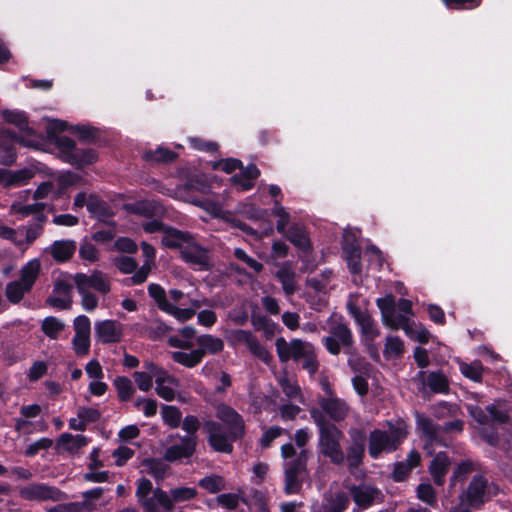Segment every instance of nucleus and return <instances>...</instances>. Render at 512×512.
Segmentation results:
<instances>
[{"label":"nucleus","instance_id":"e433bc0d","mask_svg":"<svg viewBox=\"0 0 512 512\" xmlns=\"http://www.w3.org/2000/svg\"><path fill=\"white\" fill-rule=\"evenodd\" d=\"M64 186V181L61 177L57 179V183L54 181H46L41 183L35 192L33 193V199L40 200L47 198L50 194H54L57 197H60L62 193V188Z\"/></svg>","mask_w":512,"mask_h":512},{"label":"nucleus","instance_id":"6e6d98bb","mask_svg":"<svg viewBox=\"0 0 512 512\" xmlns=\"http://www.w3.org/2000/svg\"><path fill=\"white\" fill-rule=\"evenodd\" d=\"M332 337L339 340L343 346H349L352 342V334L350 329L343 323H334L330 328Z\"/></svg>","mask_w":512,"mask_h":512},{"label":"nucleus","instance_id":"7c9ffc66","mask_svg":"<svg viewBox=\"0 0 512 512\" xmlns=\"http://www.w3.org/2000/svg\"><path fill=\"white\" fill-rule=\"evenodd\" d=\"M294 246L302 251L310 250V240L305 228L301 225H292L285 234H283Z\"/></svg>","mask_w":512,"mask_h":512},{"label":"nucleus","instance_id":"13d9d810","mask_svg":"<svg viewBox=\"0 0 512 512\" xmlns=\"http://www.w3.org/2000/svg\"><path fill=\"white\" fill-rule=\"evenodd\" d=\"M63 329L61 321L55 317H46L42 322V331L52 339H56Z\"/></svg>","mask_w":512,"mask_h":512},{"label":"nucleus","instance_id":"37998d69","mask_svg":"<svg viewBox=\"0 0 512 512\" xmlns=\"http://www.w3.org/2000/svg\"><path fill=\"white\" fill-rule=\"evenodd\" d=\"M198 492L194 487L180 486L172 488L168 495L172 506L175 504L187 502L193 500L197 496Z\"/></svg>","mask_w":512,"mask_h":512},{"label":"nucleus","instance_id":"a18cd8bd","mask_svg":"<svg viewBox=\"0 0 512 512\" xmlns=\"http://www.w3.org/2000/svg\"><path fill=\"white\" fill-rule=\"evenodd\" d=\"M161 416L166 425L170 428H177L181 423L182 412L176 406L164 405L161 409Z\"/></svg>","mask_w":512,"mask_h":512},{"label":"nucleus","instance_id":"4c0bfd02","mask_svg":"<svg viewBox=\"0 0 512 512\" xmlns=\"http://www.w3.org/2000/svg\"><path fill=\"white\" fill-rule=\"evenodd\" d=\"M391 323L383 322V324L392 330L403 329L407 336L414 337V322H410L409 317L403 314H397L396 311L390 315Z\"/></svg>","mask_w":512,"mask_h":512},{"label":"nucleus","instance_id":"a211bd4d","mask_svg":"<svg viewBox=\"0 0 512 512\" xmlns=\"http://www.w3.org/2000/svg\"><path fill=\"white\" fill-rule=\"evenodd\" d=\"M196 436H184L179 444L169 446L164 453V459L175 462L183 458H190L196 450Z\"/></svg>","mask_w":512,"mask_h":512},{"label":"nucleus","instance_id":"cd10ccee","mask_svg":"<svg viewBox=\"0 0 512 512\" xmlns=\"http://www.w3.org/2000/svg\"><path fill=\"white\" fill-rule=\"evenodd\" d=\"M450 466V460L445 453L439 452L432 460L429 471L437 485H442L445 481V475Z\"/></svg>","mask_w":512,"mask_h":512},{"label":"nucleus","instance_id":"ddd939ff","mask_svg":"<svg viewBox=\"0 0 512 512\" xmlns=\"http://www.w3.org/2000/svg\"><path fill=\"white\" fill-rule=\"evenodd\" d=\"M216 417L227 426L228 431L234 437H240L244 433V420L242 416L231 406L221 403L215 407Z\"/></svg>","mask_w":512,"mask_h":512},{"label":"nucleus","instance_id":"338daca9","mask_svg":"<svg viewBox=\"0 0 512 512\" xmlns=\"http://www.w3.org/2000/svg\"><path fill=\"white\" fill-rule=\"evenodd\" d=\"M134 406L141 410L146 417H152L157 413V401L151 398L140 397L136 399Z\"/></svg>","mask_w":512,"mask_h":512},{"label":"nucleus","instance_id":"c85d7f7f","mask_svg":"<svg viewBox=\"0 0 512 512\" xmlns=\"http://www.w3.org/2000/svg\"><path fill=\"white\" fill-rule=\"evenodd\" d=\"M2 116L7 123L15 125L21 132H24V137L37 139L36 133L29 127L27 117L24 113L6 110L2 113Z\"/></svg>","mask_w":512,"mask_h":512},{"label":"nucleus","instance_id":"e2e57ef3","mask_svg":"<svg viewBox=\"0 0 512 512\" xmlns=\"http://www.w3.org/2000/svg\"><path fill=\"white\" fill-rule=\"evenodd\" d=\"M114 265L118 268L121 273L130 274L135 273L137 269V262L133 257L130 256H117L114 258Z\"/></svg>","mask_w":512,"mask_h":512},{"label":"nucleus","instance_id":"6e6552de","mask_svg":"<svg viewBox=\"0 0 512 512\" xmlns=\"http://www.w3.org/2000/svg\"><path fill=\"white\" fill-rule=\"evenodd\" d=\"M144 367L154 376L156 394L165 401L176 399L179 380L151 361H146Z\"/></svg>","mask_w":512,"mask_h":512},{"label":"nucleus","instance_id":"a878e982","mask_svg":"<svg viewBox=\"0 0 512 512\" xmlns=\"http://www.w3.org/2000/svg\"><path fill=\"white\" fill-rule=\"evenodd\" d=\"M259 174L260 172L256 166L249 165L239 174L231 177V181L237 191L244 192L253 188V180L256 179Z\"/></svg>","mask_w":512,"mask_h":512},{"label":"nucleus","instance_id":"f704fd0d","mask_svg":"<svg viewBox=\"0 0 512 512\" xmlns=\"http://www.w3.org/2000/svg\"><path fill=\"white\" fill-rule=\"evenodd\" d=\"M417 425L423 437L425 438L424 449L428 454H432L430 447L433 442L436 441L438 431L437 428L430 419L423 416L417 417Z\"/></svg>","mask_w":512,"mask_h":512},{"label":"nucleus","instance_id":"72a5a7b5","mask_svg":"<svg viewBox=\"0 0 512 512\" xmlns=\"http://www.w3.org/2000/svg\"><path fill=\"white\" fill-rule=\"evenodd\" d=\"M142 470L156 480H163L169 474V466L160 459H145L141 464Z\"/></svg>","mask_w":512,"mask_h":512},{"label":"nucleus","instance_id":"423d86ee","mask_svg":"<svg viewBox=\"0 0 512 512\" xmlns=\"http://www.w3.org/2000/svg\"><path fill=\"white\" fill-rule=\"evenodd\" d=\"M498 493V488L481 475H474L459 499L470 508H479Z\"/></svg>","mask_w":512,"mask_h":512},{"label":"nucleus","instance_id":"c9c22d12","mask_svg":"<svg viewBox=\"0 0 512 512\" xmlns=\"http://www.w3.org/2000/svg\"><path fill=\"white\" fill-rule=\"evenodd\" d=\"M34 173L29 169L18 171H7L4 169L3 186L8 188L11 186H20L28 183Z\"/></svg>","mask_w":512,"mask_h":512},{"label":"nucleus","instance_id":"20e7f679","mask_svg":"<svg viewBox=\"0 0 512 512\" xmlns=\"http://www.w3.org/2000/svg\"><path fill=\"white\" fill-rule=\"evenodd\" d=\"M74 282L81 296L82 307L88 312L95 310L98 306V298L90 290L107 294L111 288L109 277L100 271H94L91 275L77 273L74 276Z\"/></svg>","mask_w":512,"mask_h":512},{"label":"nucleus","instance_id":"a19ab883","mask_svg":"<svg viewBox=\"0 0 512 512\" xmlns=\"http://www.w3.org/2000/svg\"><path fill=\"white\" fill-rule=\"evenodd\" d=\"M189 304L192 308H178L176 305L171 303V308H167L165 312L172 315L179 321H187L194 316L195 308L201 307L203 302L197 299H191L189 300Z\"/></svg>","mask_w":512,"mask_h":512},{"label":"nucleus","instance_id":"bf43d9fd","mask_svg":"<svg viewBox=\"0 0 512 512\" xmlns=\"http://www.w3.org/2000/svg\"><path fill=\"white\" fill-rule=\"evenodd\" d=\"M199 485L209 493H217L225 488V481L221 476H207L199 481Z\"/></svg>","mask_w":512,"mask_h":512},{"label":"nucleus","instance_id":"69168bd1","mask_svg":"<svg viewBox=\"0 0 512 512\" xmlns=\"http://www.w3.org/2000/svg\"><path fill=\"white\" fill-rule=\"evenodd\" d=\"M133 379L141 391L147 392L153 386L154 376L148 370H147V372L136 371L133 373Z\"/></svg>","mask_w":512,"mask_h":512},{"label":"nucleus","instance_id":"4be33fe9","mask_svg":"<svg viewBox=\"0 0 512 512\" xmlns=\"http://www.w3.org/2000/svg\"><path fill=\"white\" fill-rule=\"evenodd\" d=\"M66 163H70L77 167L92 164L97 160V154L94 150L74 149L72 140L66 137Z\"/></svg>","mask_w":512,"mask_h":512},{"label":"nucleus","instance_id":"774afa93","mask_svg":"<svg viewBox=\"0 0 512 512\" xmlns=\"http://www.w3.org/2000/svg\"><path fill=\"white\" fill-rule=\"evenodd\" d=\"M186 188L196 190L202 194H208L210 191L207 177L204 175H195L190 178L186 184Z\"/></svg>","mask_w":512,"mask_h":512},{"label":"nucleus","instance_id":"3c124183","mask_svg":"<svg viewBox=\"0 0 512 512\" xmlns=\"http://www.w3.org/2000/svg\"><path fill=\"white\" fill-rule=\"evenodd\" d=\"M404 351L403 341L396 336H389L384 346V355L387 358L399 357Z\"/></svg>","mask_w":512,"mask_h":512},{"label":"nucleus","instance_id":"8fccbe9b","mask_svg":"<svg viewBox=\"0 0 512 512\" xmlns=\"http://www.w3.org/2000/svg\"><path fill=\"white\" fill-rule=\"evenodd\" d=\"M272 214L276 217H278L277 221V231L280 234H285L288 229H286L289 221H290V215L286 211V209L280 204L278 200L274 201V207L272 209Z\"/></svg>","mask_w":512,"mask_h":512},{"label":"nucleus","instance_id":"1a4fd4ad","mask_svg":"<svg viewBox=\"0 0 512 512\" xmlns=\"http://www.w3.org/2000/svg\"><path fill=\"white\" fill-rule=\"evenodd\" d=\"M19 143L25 147H36L38 139L18 136L9 129H0V164L10 166L16 161L15 144Z\"/></svg>","mask_w":512,"mask_h":512},{"label":"nucleus","instance_id":"ea45409f","mask_svg":"<svg viewBox=\"0 0 512 512\" xmlns=\"http://www.w3.org/2000/svg\"><path fill=\"white\" fill-rule=\"evenodd\" d=\"M171 357L176 363L186 368H193L202 361L201 352L198 349L190 352L174 351Z\"/></svg>","mask_w":512,"mask_h":512},{"label":"nucleus","instance_id":"412c9836","mask_svg":"<svg viewBox=\"0 0 512 512\" xmlns=\"http://www.w3.org/2000/svg\"><path fill=\"white\" fill-rule=\"evenodd\" d=\"M351 495L356 505L361 509H366L374 502L381 501V493L378 489L367 486L359 485L350 488Z\"/></svg>","mask_w":512,"mask_h":512},{"label":"nucleus","instance_id":"49530a36","mask_svg":"<svg viewBox=\"0 0 512 512\" xmlns=\"http://www.w3.org/2000/svg\"><path fill=\"white\" fill-rule=\"evenodd\" d=\"M45 130L47 139L58 146L62 145L61 134L64 131V122L54 119H46Z\"/></svg>","mask_w":512,"mask_h":512},{"label":"nucleus","instance_id":"de8ad7c7","mask_svg":"<svg viewBox=\"0 0 512 512\" xmlns=\"http://www.w3.org/2000/svg\"><path fill=\"white\" fill-rule=\"evenodd\" d=\"M113 385L115 386L118 397L121 401H128L134 394V387L132 381L124 376H119L114 379Z\"/></svg>","mask_w":512,"mask_h":512},{"label":"nucleus","instance_id":"f03ea898","mask_svg":"<svg viewBox=\"0 0 512 512\" xmlns=\"http://www.w3.org/2000/svg\"><path fill=\"white\" fill-rule=\"evenodd\" d=\"M408 428L406 422L397 420L387 422V428L375 429L369 435V455L376 459L382 453L395 451L407 437Z\"/></svg>","mask_w":512,"mask_h":512},{"label":"nucleus","instance_id":"680f3d73","mask_svg":"<svg viewBox=\"0 0 512 512\" xmlns=\"http://www.w3.org/2000/svg\"><path fill=\"white\" fill-rule=\"evenodd\" d=\"M185 201L190 202L198 207H201L206 212H208L210 215L218 217L222 213L221 205L218 202L211 201V200H196L194 198L186 197L184 198Z\"/></svg>","mask_w":512,"mask_h":512},{"label":"nucleus","instance_id":"4468645a","mask_svg":"<svg viewBox=\"0 0 512 512\" xmlns=\"http://www.w3.org/2000/svg\"><path fill=\"white\" fill-rule=\"evenodd\" d=\"M96 341L109 344L119 342L123 335L122 324L116 320H100L94 324Z\"/></svg>","mask_w":512,"mask_h":512},{"label":"nucleus","instance_id":"f257e3e1","mask_svg":"<svg viewBox=\"0 0 512 512\" xmlns=\"http://www.w3.org/2000/svg\"><path fill=\"white\" fill-rule=\"evenodd\" d=\"M310 415L319 428V453L335 465L345 462V453L342 448L343 432L334 424L325 420L324 416L317 410L311 409Z\"/></svg>","mask_w":512,"mask_h":512},{"label":"nucleus","instance_id":"6ab92c4d","mask_svg":"<svg viewBox=\"0 0 512 512\" xmlns=\"http://www.w3.org/2000/svg\"><path fill=\"white\" fill-rule=\"evenodd\" d=\"M349 502V497L344 492L329 493L321 503L313 505V512H344Z\"/></svg>","mask_w":512,"mask_h":512},{"label":"nucleus","instance_id":"7ed1b4c3","mask_svg":"<svg viewBox=\"0 0 512 512\" xmlns=\"http://www.w3.org/2000/svg\"><path fill=\"white\" fill-rule=\"evenodd\" d=\"M281 456L284 460L285 492L295 494L300 490L306 472L307 451L297 452L291 443H287L281 447Z\"/></svg>","mask_w":512,"mask_h":512},{"label":"nucleus","instance_id":"5701e85b","mask_svg":"<svg viewBox=\"0 0 512 512\" xmlns=\"http://www.w3.org/2000/svg\"><path fill=\"white\" fill-rule=\"evenodd\" d=\"M319 405L322 410L335 421L344 420L350 410L348 404L336 396L322 398L319 401Z\"/></svg>","mask_w":512,"mask_h":512},{"label":"nucleus","instance_id":"39448f33","mask_svg":"<svg viewBox=\"0 0 512 512\" xmlns=\"http://www.w3.org/2000/svg\"><path fill=\"white\" fill-rule=\"evenodd\" d=\"M41 269L39 259L34 258L26 263L21 269L19 280L9 282L5 287V295L9 302L19 303L24 295L29 293L37 280Z\"/></svg>","mask_w":512,"mask_h":512},{"label":"nucleus","instance_id":"f3484780","mask_svg":"<svg viewBox=\"0 0 512 512\" xmlns=\"http://www.w3.org/2000/svg\"><path fill=\"white\" fill-rule=\"evenodd\" d=\"M182 259L195 270H206L209 267L208 253L192 239L182 248Z\"/></svg>","mask_w":512,"mask_h":512},{"label":"nucleus","instance_id":"0eeeda50","mask_svg":"<svg viewBox=\"0 0 512 512\" xmlns=\"http://www.w3.org/2000/svg\"><path fill=\"white\" fill-rule=\"evenodd\" d=\"M468 412L480 425L483 426L482 428V434L485 440L490 445H496L498 443V436L489 433L486 429V426L491 424L493 428H495L498 425H508V416L506 413L502 411H498L495 406H488L487 411L488 414H486L482 408L476 405H468L467 406Z\"/></svg>","mask_w":512,"mask_h":512},{"label":"nucleus","instance_id":"79ce46f5","mask_svg":"<svg viewBox=\"0 0 512 512\" xmlns=\"http://www.w3.org/2000/svg\"><path fill=\"white\" fill-rule=\"evenodd\" d=\"M355 322L359 325L361 333L366 341H373L380 335L377 324L368 313L357 319Z\"/></svg>","mask_w":512,"mask_h":512},{"label":"nucleus","instance_id":"4d7b16f0","mask_svg":"<svg viewBox=\"0 0 512 512\" xmlns=\"http://www.w3.org/2000/svg\"><path fill=\"white\" fill-rule=\"evenodd\" d=\"M377 306L381 311L382 322L391 323V320L389 317L395 311L394 297L392 295H386L383 298H379L377 300Z\"/></svg>","mask_w":512,"mask_h":512},{"label":"nucleus","instance_id":"5fc2aeb1","mask_svg":"<svg viewBox=\"0 0 512 512\" xmlns=\"http://www.w3.org/2000/svg\"><path fill=\"white\" fill-rule=\"evenodd\" d=\"M75 335L73 338H90L91 322L85 315H79L73 322Z\"/></svg>","mask_w":512,"mask_h":512},{"label":"nucleus","instance_id":"c756f323","mask_svg":"<svg viewBox=\"0 0 512 512\" xmlns=\"http://www.w3.org/2000/svg\"><path fill=\"white\" fill-rule=\"evenodd\" d=\"M163 234L162 244L168 248H178L180 253L182 248L192 240L188 234L172 228H165Z\"/></svg>","mask_w":512,"mask_h":512},{"label":"nucleus","instance_id":"0e129e2a","mask_svg":"<svg viewBox=\"0 0 512 512\" xmlns=\"http://www.w3.org/2000/svg\"><path fill=\"white\" fill-rule=\"evenodd\" d=\"M174 157H175V154L173 152H171L170 150L163 148V147H159L154 151H152V150L147 151L144 154V158L147 161H151V162L171 161V160H173Z\"/></svg>","mask_w":512,"mask_h":512},{"label":"nucleus","instance_id":"58836bf2","mask_svg":"<svg viewBox=\"0 0 512 512\" xmlns=\"http://www.w3.org/2000/svg\"><path fill=\"white\" fill-rule=\"evenodd\" d=\"M45 209V204L41 202L33 204H25L21 201H15L10 207V214L19 215V219H23L30 215L41 213Z\"/></svg>","mask_w":512,"mask_h":512},{"label":"nucleus","instance_id":"2eb2a0df","mask_svg":"<svg viewBox=\"0 0 512 512\" xmlns=\"http://www.w3.org/2000/svg\"><path fill=\"white\" fill-rule=\"evenodd\" d=\"M351 444L347 448L345 460L350 470L357 468L364 456L365 434L359 429H351L349 431Z\"/></svg>","mask_w":512,"mask_h":512},{"label":"nucleus","instance_id":"603ef678","mask_svg":"<svg viewBox=\"0 0 512 512\" xmlns=\"http://www.w3.org/2000/svg\"><path fill=\"white\" fill-rule=\"evenodd\" d=\"M148 293L157 303L158 307L165 312L167 308H171V303L167 300L165 290L158 284H150Z\"/></svg>","mask_w":512,"mask_h":512},{"label":"nucleus","instance_id":"473e14b6","mask_svg":"<svg viewBox=\"0 0 512 512\" xmlns=\"http://www.w3.org/2000/svg\"><path fill=\"white\" fill-rule=\"evenodd\" d=\"M197 344L199 345L198 351L201 352L202 358L206 354H217L224 348L222 339L209 334L199 336Z\"/></svg>","mask_w":512,"mask_h":512},{"label":"nucleus","instance_id":"9d476101","mask_svg":"<svg viewBox=\"0 0 512 512\" xmlns=\"http://www.w3.org/2000/svg\"><path fill=\"white\" fill-rule=\"evenodd\" d=\"M225 338L232 346L245 345L250 352L261 361L269 363L272 359L271 354L261 345L257 338L248 330L232 329L225 333Z\"/></svg>","mask_w":512,"mask_h":512},{"label":"nucleus","instance_id":"052dcab7","mask_svg":"<svg viewBox=\"0 0 512 512\" xmlns=\"http://www.w3.org/2000/svg\"><path fill=\"white\" fill-rule=\"evenodd\" d=\"M427 385L437 393H445L448 390L447 378L438 372H432L427 377Z\"/></svg>","mask_w":512,"mask_h":512},{"label":"nucleus","instance_id":"2f4dec72","mask_svg":"<svg viewBox=\"0 0 512 512\" xmlns=\"http://www.w3.org/2000/svg\"><path fill=\"white\" fill-rule=\"evenodd\" d=\"M278 383L283 391V393L291 400L298 401L303 403V395L300 389V386L297 383V380L293 376H289L288 374H283L279 377Z\"/></svg>","mask_w":512,"mask_h":512},{"label":"nucleus","instance_id":"864d4df0","mask_svg":"<svg viewBox=\"0 0 512 512\" xmlns=\"http://www.w3.org/2000/svg\"><path fill=\"white\" fill-rule=\"evenodd\" d=\"M459 367H460L461 373L465 377H467L475 382L481 381L483 368H482V365L480 362H478V361H475L472 363L461 362Z\"/></svg>","mask_w":512,"mask_h":512},{"label":"nucleus","instance_id":"aec40b11","mask_svg":"<svg viewBox=\"0 0 512 512\" xmlns=\"http://www.w3.org/2000/svg\"><path fill=\"white\" fill-rule=\"evenodd\" d=\"M143 512H173V506L166 491L157 488L148 499L142 500Z\"/></svg>","mask_w":512,"mask_h":512},{"label":"nucleus","instance_id":"dca6fc26","mask_svg":"<svg viewBox=\"0 0 512 512\" xmlns=\"http://www.w3.org/2000/svg\"><path fill=\"white\" fill-rule=\"evenodd\" d=\"M61 492L41 483H32L19 489V496L27 501L58 500Z\"/></svg>","mask_w":512,"mask_h":512},{"label":"nucleus","instance_id":"b1692460","mask_svg":"<svg viewBox=\"0 0 512 512\" xmlns=\"http://www.w3.org/2000/svg\"><path fill=\"white\" fill-rule=\"evenodd\" d=\"M141 247L146 261L130 278L131 283L134 285L142 284L145 282L154 266V259L156 255L155 249L146 242H142Z\"/></svg>","mask_w":512,"mask_h":512},{"label":"nucleus","instance_id":"f8f14e48","mask_svg":"<svg viewBox=\"0 0 512 512\" xmlns=\"http://www.w3.org/2000/svg\"><path fill=\"white\" fill-rule=\"evenodd\" d=\"M203 429L207 433L208 442L214 450L223 453H229L232 451L231 443L237 437L231 435L230 431L225 433L222 426L214 420L205 421Z\"/></svg>","mask_w":512,"mask_h":512},{"label":"nucleus","instance_id":"9b49d317","mask_svg":"<svg viewBox=\"0 0 512 512\" xmlns=\"http://www.w3.org/2000/svg\"><path fill=\"white\" fill-rule=\"evenodd\" d=\"M276 351L281 362H287L290 359L300 361L313 349V346L300 339H293L290 342L280 337L275 342Z\"/></svg>","mask_w":512,"mask_h":512},{"label":"nucleus","instance_id":"393cba45","mask_svg":"<svg viewBox=\"0 0 512 512\" xmlns=\"http://www.w3.org/2000/svg\"><path fill=\"white\" fill-rule=\"evenodd\" d=\"M343 253L347 261L349 271L354 277L361 272L360 248L354 241L350 242V236L345 234L343 243Z\"/></svg>","mask_w":512,"mask_h":512},{"label":"nucleus","instance_id":"09e8293b","mask_svg":"<svg viewBox=\"0 0 512 512\" xmlns=\"http://www.w3.org/2000/svg\"><path fill=\"white\" fill-rule=\"evenodd\" d=\"M130 208L134 213L146 217L154 216L161 210L159 204L154 200L138 201L134 204H131Z\"/></svg>","mask_w":512,"mask_h":512},{"label":"nucleus","instance_id":"c03bdc74","mask_svg":"<svg viewBox=\"0 0 512 512\" xmlns=\"http://www.w3.org/2000/svg\"><path fill=\"white\" fill-rule=\"evenodd\" d=\"M66 134L75 135L84 142H91L97 137V130L87 125H69L66 122Z\"/></svg>","mask_w":512,"mask_h":512},{"label":"nucleus","instance_id":"bb28decb","mask_svg":"<svg viewBox=\"0 0 512 512\" xmlns=\"http://www.w3.org/2000/svg\"><path fill=\"white\" fill-rule=\"evenodd\" d=\"M275 276L281 283L283 292L286 296H291L296 292V274L289 264L285 263L281 265Z\"/></svg>","mask_w":512,"mask_h":512}]
</instances>
